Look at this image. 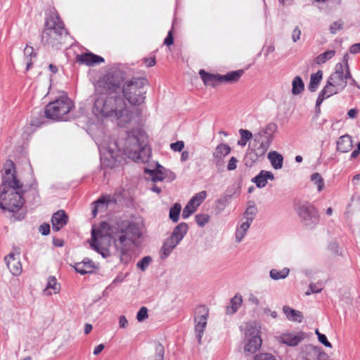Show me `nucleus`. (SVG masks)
Here are the masks:
<instances>
[{
    "label": "nucleus",
    "instance_id": "f257e3e1",
    "mask_svg": "<svg viewBox=\"0 0 360 360\" xmlns=\"http://www.w3.org/2000/svg\"><path fill=\"white\" fill-rule=\"evenodd\" d=\"M129 73L127 65L115 64L96 82L92 112L98 119L110 118L119 126L124 127L133 118L126 101L134 106L144 103L148 80L134 77L124 82Z\"/></svg>",
    "mask_w": 360,
    "mask_h": 360
},
{
    "label": "nucleus",
    "instance_id": "f03ea898",
    "mask_svg": "<svg viewBox=\"0 0 360 360\" xmlns=\"http://www.w3.org/2000/svg\"><path fill=\"white\" fill-rule=\"evenodd\" d=\"M121 143L122 149L118 146L117 142L110 138L97 143L101 161L105 167H116L124 159V155L134 161L146 162L148 160L150 149L143 130L137 128L127 131Z\"/></svg>",
    "mask_w": 360,
    "mask_h": 360
},
{
    "label": "nucleus",
    "instance_id": "7ed1b4c3",
    "mask_svg": "<svg viewBox=\"0 0 360 360\" xmlns=\"http://www.w3.org/2000/svg\"><path fill=\"white\" fill-rule=\"evenodd\" d=\"M23 184L17 179L14 162L8 160L3 167L0 186V209L17 212L24 205Z\"/></svg>",
    "mask_w": 360,
    "mask_h": 360
},
{
    "label": "nucleus",
    "instance_id": "20e7f679",
    "mask_svg": "<svg viewBox=\"0 0 360 360\" xmlns=\"http://www.w3.org/2000/svg\"><path fill=\"white\" fill-rule=\"evenodd\" d=\"M143 233L139 224L125 220L117 224L114 231L113 244L117 252L122 257L128 255L133 247L138 248L141 244Z\"/></svg>",
    "mask_w": 360,
    "mask_h": 360
},
{
    "label": "nucleus",
    "instance_id": "39448f33",
    "mask_svg": "<svg viewBox=\"0 0 360 360\" xmlns=\"http://www.w3.org/2000/svg\"><path fill=\"white\" fill-rule=\"evenodd\" d=\"M273 141V135L266 129L261 130L254 134V139L250 143L246 158L252 163H255L264 158Z\"/></svg>",
    "mask_w": 360,
    "mask_h": 360
},
{
    "label": "nucleus",
    "instance_id": "423d86ee",
    "mask_svg": "<svg viewBox=\"0 0 360 360\" xmlns=\"http://www.w3.org/2000/svg\"><path fill=\"white\" fill-rule=\"evenodd\" d=\"M108 224L103 222L101 224L98 229H93L91 231V247L100 253L103 257L107 258L110 255L109 246L111 241H113L114 230L110 229L109 231L105 230Z\"/></svg>",
    "mask_w": 360,
    "mask_h": 360
},
{
    "label": "nucleus",
    "instance_id": "0eeeda50",
    "mask_svg": "<svg viewBox=\"0 0 360 360\" xmlns=\"http://www.w3.org/2000/svg\"><path fill=\"white\" fill-rule=\"evenodd\" d=\"M73 107V102L68 96H62L46 106L44 115L49 119L66 121L69 118L68 113Z\"/></svg>",
    "mask_w": 360,
    "mask_h": 360
},
{
    "label": "nucleus",
    "instance_id": "6e6552de",
    "mask_svg": "<svg viewBox=\"0 0 360 360\" xmlns=\"http://www.w3.org/2000/svg\"><path fill=\"white\" fill-rule=\"evenodd\" d=\"M68 34L64 24H45V28L41 34V41L44 44L53 47L57 46L63 43Z\"/></svg>",
    "mask_w": 360,
    "mask_h": 360
},
{
    "label": "nucleus",
    "instance_id": "1a4fd4ad",
    "mask_svg": "<svg viewBox=\"0 0 360 360\" xmlns=\"http://www.w3.org/2000/svg\"><path fill=\"white\" fill-rule=\"evenodd\" d=\"M297 214L302 224L309 229L315 227L319 222V213L317 209L309 202L300 205Z\"/></svg>",
    "mask_w": 360,
    "mask_h": 360
},
{
    "label": "nucleus",
    "instance_id": "9d476101",
    "mask_svg": "<svg viewBox=\"0 0 360 360\" xmlns=\"http://www.w3.org/2000/svg\"><path fill=\"white\" fill-rule=\"evenodd\" d=\"M348 79L351 80V84L355 83L349 71H345L344 65L342 63H338L335 71L331 74L328 80H329V84H332L336 90L342 91L346 87Z\"/></svg>",
    "mask_w": 360,
    "mask_h": 360
},
{
    "label": "nucleus",
    "instance_id": "9b49d317",
    "mask_svg": "<svg viewBox=\"0 0 360 360\" xmlns=\"http://www.w3.org/2000/svg\"><path fill=\"white\" fill-rule=\"evenodd\" d=\"M209 310L205 306H199L194 318L195 333L198 344L202 343V338L207 326Z\"/></svg>",
    "mask_w": 360,
    "mask_h": 360
},
{
    "label": "nucleus",
    "instance_id": "f8f14e48",
    "mask_svg": "<svg viewBox=\"0 0 360 360\" xmlns=\"http://www.w3.org/2000/svg\"><path fill=\"white\" fill-rule=\"evenodd\" d=\"M248 342L244 347V352L246 355L255 353L259 349L262 345V339L257 331L253 329L250 333H247Z\"/></svg>",
    "mask_w": 360,
    "mask_h": 360
},
{
    "label": "nucleus",
    "instance_id": "ddd939ff",
    "mask_svg": "<svg viewBox=\"0 0 360 360\" xmlns=\"http://www.w3.org/2000/svg\"><path fill=\"white\" fill-rule=\"evenodd\" d=\"M305 338L306 335L303 332L286 333L277 337V340L280 343L286 345L289 347H295L301 342Z\"/></svg>",
    "mask_w": 360,
    "mask_h": 360
},
{
    "label": "nucleus",
    "instance_id": "4468645a",
    "mask_svg": "<svg viewBox=\"0 0 360 360\" xmlns=\"http://www.w3.org/2000/svg\"><path fill=\"white\" fill-rule=\"evenodd\" d=\"M76 61L86 66L93 67L96 65L104 63L105 60L103 57L96 55L91 52H86L79 54L76 56Z\"/></svg>",
    "mask_w": 360,
    "mask_h": 360
},
{
    "label": "nucleus",
    "instance_id": "2eb2a0df",
    "mask_svg": "<svg viewBox=\"0 0 360 360\" xmlns=\"http://www.w3.org/2000/svg\"><path fill=\"white\" fill-rule=\"evenodd\" d=\"M231 148L226 143H220L213 153V162L219 169L224 164V158L231 153Z\"/></svg>",
    "mask_w": 360,
    "mask_h": 360
},
{
    "label": "nucleus",
    "instance_id": "dca6fc26",
    "mask_svg": "<svg viewBox=\"0 0 360 360\" xmlns=\"http://www.w3.org/2000/svg\"><path fill=\"white\" fill-rule=\"evenodd\" d=\"M4 261L11 273L15 276H18L22 272V265L19 257L15 253L11 252L5 257Z\"/></svg>",
    "mask_w": 360,
    "mask_h": 360
},
{
    "label": "nucleus",
    "instance_id": "f3484780",
    "mask_svg": "<svg viewBox=\"0 0 360 360\" xmlns=\"http://www.w3.org/2000/svg\"><path fill=\"white\" fill-rule=\"evenodd\" d=\"M73 267L77 273L82 275L91 274L96 269L94 262L89 258H84L82 262L75 263Z\"/></svg>",
    "mask_w": 360,
    "mask_h": 360
},
{
    "label": "nucleus",
    "instance_id": "a211bd4d",
    "mask_svg": "<svg viewBox=\"0 0 360 360\" xmlns=\"http://www.w3.org/2000/svg\"><path fill=\"white\" fill-rule=\"evenodd\" d=\"M199 75L205 86L214 87L221 84V75L207 72L205 70H200Z\"/></svg>",
    "mask_w": 360,
    "mask_h": 360
},
{
    "label": "nucleus",
    "instance_id": "6ab92c4d",
    "mask_svg": "<svg viewBox=\"0 0 360 360\" xmlns=\"http://www.w3.org/2000/svg\"><path fill=\"white\" fill-rule=\"evenodd\" d=\"M167 169L160 165H158L155 169H145V173L148 175L147 178L150 179L153 183L163 181L167 176Z\"/></svg>",
    "mask_w": 360,
    "mask_h": 360
},
{
    "label": "nucleus",
    "instance_id": "aec40b11",
    "mask_svg": "<svg viewBox=\"0 0 360 360\" xmlns=\"http://www.w3.org/2000/svg\"><path fill=\"white\" fill-rule=\"evenodd\" d=\"M51 221L53 229L58 231L67 224L68 216L63 210H59L53 214Z\"/></svg>",
    "mask_w": 360,
    "mask_h": 360
},
{
    "label": "nucleus",
    "instance_id": "412c9836",
    "mask_svg": "<svg viewBox=\"0 0 360 360\" xmlns=\"http://www.w3.org/2000/svg\"><path fill=\"white\" fill-rule=\"evenodd\" d=\"M188 229V226L187 224L185 222H181L174 229L172 234L169 238L179 244L187 233Z\"/></svg>",
    "mask_w": 360,
    "mask_h": 360
},
{
    "label": "nucleus",
    "instance_id": "4be33fe9",
    "mask_svg": "<svg viewBox=\"0 0 360 360\" xmlns=\"http://www.w3.org/2000/svg\"><path fill=\"white\" fill-rule=\"evenodd\" d=\"M274 179V176L272 172L265 170H262L256 176L252 179V182L255 183L256 186L259 188H264L266 184L267 180Z\"/></svg>",
    "mask_w": 360,
    "mask_h": 360
},
{
    "label": "nucleus",
    "instance_id": "5701e85b",
    "mask_svg": "<svg viewBox=\"0 0 360 360\" xmlns=\"http://www.w3.org/2000/svg\"><path fill=\"white\" fill-rule=\"evenodd\" d=\"M178 245V243L170 238H167L163 243L160 250V259H165L167 258Z\"/></svg>",
    "mask_w": 360,
    "mask_h": 360
},
{
    "label": "nucleus",
    "instance_id": "b1692460",
    "mask_svg": "<svg viewBox=\"0 0 360 360\" xmlns=\"http://www.w3.org/2000/svg\"><path fill=\"white\" fill-rule=\"evenodd\" d=\"M352 148V140L349 135H344L337 141V150L341 153H347Z\"/></svg>",
    "mask_w": 360,
    "mask_h": 360
},
{
    "label": "nucleus",
    "instance_id": "393cba45",
    "mask_svg": "<svg viewBox=\"0 0 360 360\" xmlns=\"http://www.w3.org/2000/svg\"><path fill=\"white\" fill-rule=\"evenodd\" d=\"M283 311L288 320L298 323L302 322V314L300 311L295 310L288 306H284Z\"/></svg>",
    "mask_w": 360,
    "mask_h": 360
},
{
    "label": "nucleus",
    "instance_id": "a878e982",
    "mask_svg": "<svg viewBox=\"0 0 360 360\" xmlns=\"http://www.w3.org/2000/svg\"><path fill=\"white\" fill-rule=\"evenodd\" d=\"M268 159L275 169H279L282 168L283 157L281 154L276 151L269 152L268 154Z\"/></svg>",
    "mask_w": 360,
    "mask_h": 360
},
{
    "label": "nucleus",
    "instance_id": "bb28decb",
    "mask_svg": "<svg viewBox=\"0 0 360 360\" xmlns=\"http://www.w3.org/2000/svg\"><path fill=\"white\" fill-rule=\"evenodd\" d=\"M60 291V285L58 283L56 278L54 276H49L46 288L44 290L46 295H51L52 293L56 294Z\"/></svg>",
    "mask_w": 360,
    "mask_h": 360
},
{
    "label": "nucleus",
    "instance_id": "cd10ccee",
    "mask_svg": "<svg viewBox=\"0 0 360 360\" xmlns=\"http://www.w3.org/2000/svg\"><path fill=\"white\" fill-rule=\"evenodd\" d=\"M243 73V70H238L229 72L224 75H221V83L236 82L239 80Z\"/></svg>",
    "mask_w": 360,
    "mask_h": 360
},
{
    "label": "nucleus",
    "instance_id": "c85d7f7f",
    "mask_svg": "<svg viewBox=\"0 0 360 360\" xmlns=\"http://www.w3.org/2000/svg\"><path fill=\"white\" fill-rule=\"evenodd\" d=\"M251 224L243 221L240 225H238L236 228L235 233L236 242L239 243H240L244 237L245 236L247 231H248Z\"/></svg>",
    "mask_w": 360,
    "mask_h": 360
},
{
    "label": "nucleus",
    "instance_id": "c756f323",
    "mask_svg": "<svg viewBox=\"0 0 360 360\" xmlns=\"http://www.w3.org/2000/svg\"><path fill=\"white\" fill-rule=\"evenodd\" d=\"M242 297L238 295H236L230 301V304L226 307V312L227 314H233L237 311L239 307L242 304Z\"/></svg>",
    "mask_w": 360,
    "mask_h": 360
},
{
    "label": "nucleus",
    "instance_id": "7c9ffc66",
    "mask_svg": "<svg viewBox=\"0 0 360 360\" xmlns=\"http://www.w3.org/2000/svg\"><path fill=\"white\" fill-rule=\"evenodd\" d=\"M290 274V269L288 267H285L281 270H278L276 269H272L269 271V276L271 279L274 281H278L281 279H284L288 276Z\"/></svg>",
    "mask_w": 360,
    "mask_h": 360
},
{
    "label": "nucleus",
    "instance_id": "2f4dec72",
    "mask_svg": "<svg viewBox=\"0 0 360 360\" xmlns=\"http://www.w3.org/2000/svg\"><path fill=\"white\" fill-rule=\"evenodd\" d=\"M323 77V72L318 70L316 73L311 74L310 77V82L308 86L309 90L311 92H314L316 90L321 79Z\"/></svg>",
    "mask_w": 360,
    "mask_h": 360
},
{
    "label": "nucleus",
    "instance_id": "473e14b6",
    "mask_svg": "<svg viewBox=\"0 0 360 360\" xmlns=\"http://www.w3.org/2000/svg\"><path fill=\"white\" fill-rule=\"evenodd\" d=\"M304 89V84L302 79L300 76H296L292 82V94L298 95Z\"/></svg>",
    "mask_w": 360,
    "mask_h": 360
},
{
    "label": "nucleus",
    "instance_id": "72a5a7b5",
    "mask_svg": "<svg viewBox=\"0 0 360 360\" xmlns=\"http://www.w3.org/2000/svg\"><path fill=\"white\" fill-rule=\"evenodd\" d=\"M45 22H63L59 14L54 8H49L46 11Z\"/></svg>",
    "mask_w": 360,
    "mask_h": 360
},
{
    "label": "nucleus",
    "instance_id": "f704fd0d",
    "mask_svg": "<svg viewBox=\"0 0 360 360\" xmlns=\"http://www.w3.org/2000/svg\"><path fill=\"white\" fill-rule=\"evenodd\" d=\"M110 200L109 198L102 197L94 202V206L92 210V214L95 217L100 208L105 210L108 207Z\"/></svg>",
    "mask_w": 360,
    "mask_h": 360
},
{
    "label": "nucleus",
    "instance_id": "c9c22d12",
    "mask_svg": "<svg viewBox=\"0 0 360 360\" xmlns=\"http://www.w3.org/2000/svg\"><path fill=\"white\" fill-rule=\"evenodd\" d=\"M335 54V51L334 50H328L325 51L323 53L319 54L316 58H315V62L318 65L323 64L327 60L331 59Z\"/></svg>",
    "mask_w": 360,
    "mask_h": 360
},
{
    "label": "nucleus",
    "instance_id": "e433bc0d",
    "mask_svg": "<svg viewBox=\"0 0 360 360\" xmlns=\"http://www.w3.org/2000/svg\"><path fill=\"white\" fill-rule=\"evenodd\" d=\"M181 206L179 203H175L169 210V217L173 222H177L179 219Z\"/></svg>",
    "mask_w": 360,
    "mask_h": 360
},
{
    "label": "nucleus",
    "instance_id": "4c0bfd02",
    "mask_svg": "<svg viewBox=\"0 0 360 360\" xmlns=\"http://www.w3.org/2000/svg\"><path fill=\"white\" fill-rule=\"evenodd\" d=\"M310 179L311 182L316 186L319 192H321L324 188V181L319 173H314L311 174Z\"/></svg>",
    "mask_w": 360,
    "mask_h": 360
},
{
    "label": "nucleus",
    "instance_id": "58836bf2",
    "mask_svg": "<svg viewBox=\"0 0 360 360\" xmlns=\"http://www.w3.org/2000/svg\"><path fill=\"white\" fill-rule=\"evenodd\" d=\"M24 55L26 58V70H28L32 66V58L36 57V53L34 51L33 47L27 46L24 49Z\"/></svg>",
    "mask_w": 360,
    "mask_h": 360
},
{
    "label": "nucleus",
    "instance_id": "ea45409f",
    "mask_svg": "<svg viewBox=\"0 0 360 360\" xmlns=\"http://www.w3.org/2000/svg\"><path fill=\"white\" fill-rule=\"evenodd\" d=\"M257 208L254 205L248 207L243 214V219H245V221L252 224L257 214Z\"/></svg>",
    "mask_w": 360,
    "mask_h": 360
},
{
    "label": "nucleus",
    "instance_id": "a19ab883",
    "mask_svg": "<svg viewBox=\"0 0 360 360\" xmlns=\"http://www.w3.org/2000/svg\"><path fill=\"white\" fill-rule=\"evenodd\" d=\"M340 92L339 90H336L335 86L332 84H329V80L327 81L326 85L321 91V93L327 98L333 94Z\"/></svg>",
    "mask_w": 360,
    "mask_h": 360
},
{
    "label": "nucleus",
    "instance_id": "79ce46f5",
    "mask_svg": "<svg viewBox=\"0 0 360 360\" xmlns=\"http://www.w3.org/2000/svg\"><path fill=\"white\" fill-rule=\"evenodd\" d=\"M197 207H198L194 203H192V202L189 200L186 206L183 210L182 218H188L193 213L196 211Z\"/></svg>",
    "mask_w": 360,
    "mask_h": 360
},
{
    "label": "nucleus",
    "instance_id": "37998d69",
    "mask_svg": "<svg viewBox=\"0 0 360 360\" xmlns=\"http://www.w3.org/2000/svg\"><path fill=\"white\" fill-rule=\"evenodd\" d=\"M206 197V191H202L193 196L190 200L192 203H194L197 207H198L205 200Z\"/></svg>",
    "mask_w": 360,
    "mask_h": 360
},
{
    "label": "nucleus",
    "instance_id": "c03bdc74",
    "mask_svg": "<svg viewBox=\"0 0 360 360\" xmlns=\"http://www.w3.org/2000/svg\"><path fill=\"white\" fill-rule=\"evenodd\" d=\"M195 219L197 224L202 227L209 221L210 216L205 214H198L195 215Z\"/></svg>",
    "mask_w": 360,
    "mask_h": 360
},
{
    "label": "nucleus",
    "instance_id": "a18cd8bd",
    "mask_svg": "<svg viewBox=\"0 0 360 360\" xmlns=\"http://www.w3.org/2000/svg\"><path fill=\"white\" fill-rule=\"evenodd\" d=\"M151 261L152 258L150 256H146L137 262L136 266L141 271H145Z\"/></svg>",
    "mask_w": 360,
    "mask_h": 360
},
{
    "label": "nucleus",
    "instance_id": "49530a36",
    "mask_svg": "<svg viewBox=\"0 0 360 360\" xmlns=\"http://www.w3.org/2000/svg\"><path fill=\"white\" fill-rule=\"evenodd\" d=\"M165 349L164 347L159 344L155 348V354L154 360H164Z\"/></svg>",
    "mask_w": 360,
    "mask_h": 360
},
{
    "label": "nucleus",
    "instance_id": "de8ad7c7",
    "mask_svg": "<svg viewBox=\"0 0 360 360\" xmlns=\"http://www.w3.org/2000/svg\"><path fill=\"white\" fill-rule=\"evenodd\" d=\"M148 317V309L145 307H142L136 314L138 321L141 322Z\"/></svg>",
    "mask_w": 360,
    "mask_h": 360
},
{
    "label": "nucleus",
    "instance_id": "09e8293b",
    "mask_svg": "<svg viewBox=\"0 0 360 360\" xmlns=\"http://www.w3.org/2000/svg\"><path fill=\"white\" fill-rule=\"evenodd\" d=\"M316 334L318 336L319 341L324 345L326 347H331L330 342L328 340L326 336L324 334L321 333L318 329L316 330Z\"/></svg>",
    "mask_w": 360,
    "mask_h": 360
},
{
    "label": "nucleus",
    "instance_id": "8fccbe9b",
    "mask_svg": "<svg viewBox=\"0 0 360 360\" xmlns=\"http://www.w3.org/2000/svg\"><path fill=\"white\" fill-rule=\"evenodd\" d=\"M321 290H322V288L319 287L315 283H310L309 285L308 290L305 292V295H309L312 293H318V292H321Z\"/></svg>",
    "mask_w": 360,
    "mask_h": 360
},
{
    "label": "nucleus",
    "instance_id": "3c124183",
    "mask_svg": "<svg viewBox=\"0 0 360 360\" xmlns=\"http://www.w3.org/2000/svg\"><path fill=\"white\" fill-rule=\"evenodd\" d=\"M239 134L241 136V138L245 141H249L251 139H254V135H252V134L248 131V130H246V129H240L239 130Z\"/></svg>",
    "mask_w": 360,
    "mask_h": 360
},
{
    "label": "nucleus",
    "instance_id": "603ef678",
    "mask_svg": "<svg viewBox=\"0 0 360 360\" xmlns=\"http://www.w3.org/2000/svg\"><path fill=\"white\" fill-rule=\"evenodd\" d=\"M170 147L174 151L181 152L184 148V143L182 141H179L175 143H172Z\"/></svg>",
    "mask_w": 360,
    "mask_h": 360
},
{
    "label": "nucleus",
    "instance_id": "864d4df0",
    "mask_svg": "<svg viewBox=\"0 0 360 360\" xmlns=\"http://www.w3.org/2000/svg\"><path fill=\"white\" fill-rule=\"evenodd\" d=\"M174 43V37H173V27L168 32L167 36L164 40V44L167 46H170Z\"/></svg>",
    "mask_w": 360,
    "mask_h": 360
},
{
    "label": "nucleus",
    "instance_id": "5fc2aeb1",
    "mask_svg": "<svg viewBox=\"0 0 360 360\" xmlns=\"http://www.w3.org/2000/svg\"><path fill=\"white\" fill-rule=\"evenodd\" d=\"M255 360H276L274 356L268 353L260 354L259 355H256L255 357Z\"/></svg>",
    "mask_w": 360,
    "mask_h": 360
},
{
    "label": "nucleus",
    "instance_id": "6e6d98bb",
    "mask_svg": "<svg viewBox=\"0 0 360 360\" xmlns=\"http://www.w3.org/2000/svg\"><path fill=\"white\" fill-rule=\"evenodd\" d=\"M238 160L235 157H231L228 162L227 169L232 171L236 169Z\"/></svg>",
    "mask_w": 360,
    "mask_h": 360
},
{
    "label": "nucleus",
    "instance_id": "4d7b16f0",
    "mask_svg": "<svg viewBox=\"0 0 360 360\" xmlns=\"http://www.w3.org/2000/svg\"><path fill=\"white\" fill-rule=\"evenodd\" d=\"M39 232L43 236H47L50 232V226L48 224L44 223L39 228Z\"/></svg>",
    "mask_w": 360,
    "mask_h": 360
},
{
    "label": "nucleus",
    "instance_id": "13d9d810",
    "mask_svg": "<svg viewBox=\"0 0 360 360\" xmlns=\"http://www.w3.org/2000/svg\"><path fill=\"white\" fill-rule=\"evenodd\" d=\"M301 30L298 27H295V28L292 31V39L294 42L297 41L300 39Z\"/></svg>",
    "mask_w": 360,
    "mask_h": 360
},
{
    "label": "nucleus",
    "instance_id": "bf43d9fd",
    "mask_svg": "<svg viewBox=\"0 0 360 360\" xmlns=\"http://www.w3.org/2000/svg\"><path fill=\"white\" fill-rule=\"evenodd\" d=\"M128 326V321L124 316H120L119 318V326L121 328H125Z\"/></svg>",
    "mask_w": 360,
    "mask_h": 360
},
{
    "label": "nucleus",
    "instance_id": "052dcab7",
    "mask_svg": "<svg viewBox=\"0 0 360 360\" xmlns=\"http://www.w3.org/2000/svg\"><path fill=\"white\" fill-rule=\"evenodd\" d=\"M349 51L352 54L360 53V43L352 45L349 48Z\"/></svg>",
    "mask_w": 360,
    "mask_h": 360
},
{
    "label": "nucleus",
    "instance_id": "680f3d73",
    "mask_svg": "<svg viewBox=\"0 0 360 360\" xmlns=\"http://www.w3.org/2000/svg\"><path fill=\"white\" fill-rule=\"evenodd\" d=\"M144 63L147 67H153L155 65V58L150 57L144 58Z\"/></svg>",
    "mask_w": 360,
    "mask_h": 360
},
{
    "label": "nucleus",
    "instance_id": "e2e57ef3",
    "mask_svg": "<svg viewBox=\"0 0 360 360\" xmlns=\"http://www.w3.org/2000/svg\"><path fill=\"white\" fill-rule=\"evenodd\" d=\"M248 300L252 304H254L257 306L259 305V301L258 298L256 296H255L253 294L250 295V296L248 297Z\"/></svg>",
    "mask_w": 360,
    "mask_h": 360
},
{
    "label": "nucleus",
    "instance_id": "0e129e2a",
    "mask_svg": "<svg viewBox=\"0 0 360 360\" xmlns=\"http://www.w3.org/2000/svg\"><path fill=\"white\" fill-rule=\"evenodd\" d=\"M342 24H332L330 27V30L332 34H335L338 30L342 28Z\"/></svg>",
    "mask_w": 360,
    "mask_h": 360
},
{
    "label": "nucleus",
    "instance_id": "69168bd1",
    "mask_svg": "<svg viewBox=\"0 0 360 360\" xmlns=\"http://www.w3.org/2000/svg\"><path fill=\"white\" fill-rule=\"evenodd\" d=\"M348 58H349L348 53L345 54L343 56V63H341L344 65L345 71H349V67H348Z\"/></svg>",
    "mask_w": 360,
    "mask_h": 360
},
{
    "label": "nucleus",
    "instance_id": "338daca9",
    "mask_svg": "<svg viewBox=\"0 0 360 360\" xmlns=\"http://www.w3.org/2000/svg\"><path fill=\"white\" fill-rule=\"evenodd\" d=\"M325 98H326L320 92L316 101V107H319Z\"/></svg>",
    "mask_w": 360,
    "mask_h": 360
},
{
    "label": "nucleus",
    "instance_id": "774afa93",
    "mask_svg": "<svg viewBox=\"0 0 360 360\" xmlns=\"http://www.w3.org/2000/svg\"><path fill=\"white\" fill-rule=\"evenodd\" d=\"M357 114H358V110L356 108L350 109L347 112V115L349 116V117H350L352 119L355 118L356 117Z\"/></svg>",
    "mask_w": 360,
    "mask_h": 360
}]
</instances>
